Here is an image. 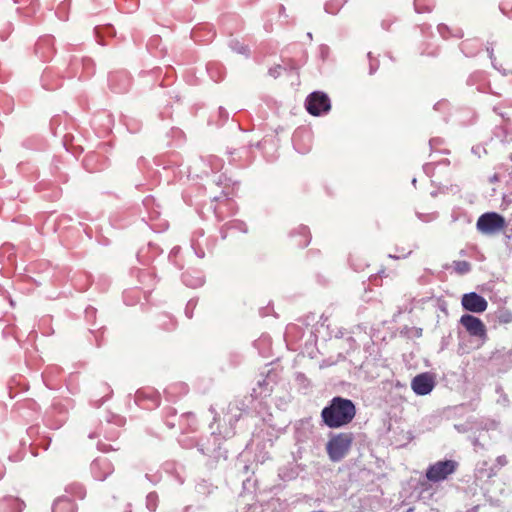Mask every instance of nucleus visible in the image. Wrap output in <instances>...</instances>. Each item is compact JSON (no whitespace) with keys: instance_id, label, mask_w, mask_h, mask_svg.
<instances>
[{"instance_id":"obj_1","label":"nucleus","mask_w":512,"mask_h":512,"mask_svg":"<svg viewBox=\"0 0 512 512\" xmlns=\"http://www.w3.org/2000/svg\"><path fill=\"white\" fill-rule=\"evenodd\" d=\"M240 185V181L221 173L208 178L205 183L189 184L182 197L186 204L196 208L202 218L212 215L217 222H223L239 212L235 198Z\"/></svg>"},{"instance_id":"obj_2","label":"nucleus","mask_w":512,"mask_h":512,"mask_svg":"<svg viewBox=\"0 0 512 512\" xmlns=\"http://www.w3.org/2000/svg\"><path fill=\"white\" fill-rule=\"evenodd\" d=\"M125 424V417L109 412L105 419L99 422L95 430L89 433L88 437L99 439L97 449L103 453L117 451L119 447L112 443H116Z\"/></svg>"},{"instance_id":"obj_3","label":"nucleus","mask_w":512,"mask_h":512,"mask_svg":"<svg viewBox=\"0 0 512 512\" xmlns=\"http://www.w3.org/2000/svg\"><path fill=\"white\" fill-rule=\"evenodd\" d=\"M356 416V406L350 400L334 397L330 404L322 409V421L330 428H341L350 424Z\"/></svg>"},{"instance_id":"obj_4","label":"nucleus","mask_w":512,"mask_h":512,"mask_svg":"<svg viewBox=\"0 0 512 512\" xmlns=\"http://www.w3.org/2000/svg\"><path fill=\"white\" fill-rule=\"evenodd\" d=\"M67 79L88 80L96 73V64L89 56L67 54L59 59L58 67Z\"/></svg>"},{"instance_id":"obj_5","label":"nucleus","mask_w":512,"mask_h":512,"mask_svg":"<svg viewBox=\"0 0 512 512\" xmlns=\"http://www.w3.org/2000/svg\"><path fill=\"white\" fill-rule=\"evenodd\" d=\"M210 411L214 413L210 428L215 435H218L225 440L232 438L236 433V424L243 415L239 405L236 402L229 403L227 408L222 410L221 413H216L212 407H210Z\"/></svg>"},{"instance_id":"obj_6","label":"nucleus","mask_w":512,"mask_h":512,"mask_svg":"<svg viewBox=\"0 0 512 512\" xmlns=\"http://www.w3.org/2000/svg\"><path fill=\"white\" fill-rule=\"evenodd\" d=\"M112 155V143L101 142L97 145L95 150L88 152L84 156L82 166L89 173L101 172L110 166V158Z\"/></svg>"},{"instance_id":"obj_7","label":"nucleus","mask_w":512,"mask_h":512,"mask_svg":"<svg viewBox=\"0 0 512 512\" xmlns=\"http://www.w3.org/2000/svg\"><path fill=\"white\" fill-rule=\"evenodd\" d=\"M226 440L212 431L209 436L198 443L199 451L207 457V465L213 467L220 461L228 459V451L223 447Z\"/></svg>"},{"instance_id":"obj_8","label":"nucleus","mask_w":512,"mask_h":512,"mask_svg":"<svg viewBox=\"0 0 512 512\" xmlns=\"http://www.w3.org/2000/svg\"><path fill=\"white\" fill-rule=\"evenodd\" d=\"M142 219L156 233L165 232L169 228L168 220L163 216L162 207L153 195H147L143 201Z\"/></svg>"},{"instance_id":"obj_9","label":"nucleus","mask_w":512,"mask_h":512,"mask_svg":"<svg viewBox=\"0 0 512 512\" xmlns=\"http://www.w3.org/2000/svg\"><path fill=\"white\" fill-rule=\"evenodd\" d=\"M175 80V75L164 72L161 67L141 71L138 75L139 85L143 90H153L156 87L167 88Z\"/></svg>"},{"instance_id":"obj_10","label":"nucleus","mask_w":512,"mask_h":512,"mask_svg":"<svg viewBox=\"0 0 512 512\" xmlns=\"http://www.w3.org/2000/svg\"><path fill=\"white\" fill-rule=\"evenodd\" d=\"M354 437L350 432H341L333 435L326 444L329 458L334 461L343 459L351 449Z\"/></svg>"},{"instance_id":"obj_11","label":"nucleus","mask_w":512,"mask_h":512,"mask_svg":"<svg viewBox=\"0 0 512 512\" xmlns=\"http://www.w3.org/2000/svg\"><path fill=\"white\" fill-rule=\"evenodd\" d=\"M217 245V237L214 235H206L205 231L201 228L196 229L192 233L191 247L199 258L214 254Z\"/></svg>"},{"instance_id":"obj_12","label":"nucleus","mask_w":512,"mask_h":512,"mask_svg":"<svg viewBox=\"0 0 512 512\" xmlns=\"http://www.w3.org/2000/svg\"><path fill=\"white\" fill-rule=\"evenodd\" d=\"M12 414L17 421L28 424L40 417L41 409L34 399L25 398L13 405Z\"/></svg>"},{"instance_id":"obj_13","label":"nucleus","mask_w":512,"mask_h":512,"mask_svg":"<svg viewBox=\"0 0 512 512\" xmlns=\"http://www.w3.org/2000/svg\"><path fill=\"white\" fill-rule=\"evenodd\" d=\"M256 149L268 163L276 162L280 157V138L276 133L265 135L257 144Z\"/></svg>"},{"instance_id":"obj_14","label":"nucleus","mask_w":512,"mask_h":512,"mask_svg":"<svg viewBox=\"0 0 512 512\" xmlns=\"http://www.w3.org/2000/svg\"><path fill=\"white\" fill-rule=\"evenodd\" d=\"M476 227L482 234L494 235L505 229L506 221L503 216L496 212H486L478 218Z\"/></svg>"},{"instance_id":"obj_15","label":"nucleus","mask_w":512,"mask_h":512,"mask_svg":"<svg viewBox=\"0 0 512 512\" xmlns=\"http://www.w3.org/2000/svg\"><path fill=\"white\" fill-rule=\"evenodd\" d=\"M458 467L454 460L437 461L426 470V478L434 483L446 480Z\"/></svg>"},{"instance_id":"obj_16","label":"nucleus","mask_w":512,"mask_h":512,"mask_svg":"<svg viewBox=\"0 0 512 512\" xmlns=\"http://www.w3.org/2000/svg\"><path fill=\"white\" fill-rule=\"evenodd\" d=\"M228 161L230 164L244 168L253 161L251 145L239 144L227 148Z\"/></svg>"},{"instance_id":"obj_17","label":"nucleus","mask_w":512,"mask_h":512,"mask_svg":"<svg viewBox=\"0 0 512 512\" xmlns=\"http://www.w3.org/2000/svg\"><path fill=\"white\" fill-rule=\"evenodd\" d=\"M133 83L131 74L123 69L111 71L108 75V87L115 94L127 93Z\"/></svg>"},{"instance_id":"obj_18","label":"nucleus","mask_w":512,"mask_h":512,"mask_svg":"<svg viewBox=\"0 0 512 512\" xmlns=\"http://www.w3.org/2000/svg\"><path fill=\"white\" fill-rule=\"evenodd\" d=\"M459 323L465 328L466 332L482 342L488 339L487 328L484 322L471 314H464L461 316Z\"/></svg>"},{"instance_id":"obj_19","label":"nucleus","mask_w":512,"mask_h":512,"mask_svg":"<svg viewBox=\"0 0 512 512\" xmlns=\"http://www.w3.org/2000/svg\"><path fill=\"white\" fill-rule=\"evenodd\" d=\"M58 67L59 59L55 64L49 65L44 69L41 75V83L44 89L50 91L56 90L62 86L63 80L67 79Z\"/></svg>"},{"instance_id":"obj_20","label":"nucleus","mask_w":512,"mask_h":512,"mask_svg":"<svg viewBox=\"0 0 512 512\" xmlns=\"http://www.w3.org/2000/svg\"><path fill=\"white\" fill-rule=\"evenodd\" d=\"M273 387L274 385L270 383L266 376H264L262 380H259L257 382V387L252 389L250 395L252 401L256 402L257 405L260 407V409L256 411L257 414L263 415L268 411V405L267 403L263 402V399L271 395Z\"/></svg>"},{"instance_id":"obj_21","label":"nucleus","mask_w":512,"mask_h":512,"mask_svg":"<svg viewBox=\"0 0 512 512\" xmlns=\"http://www.w3.org/2000/svg\"><path fill=\"white\" fill-rule=\"evenodd\" d=\"M135 403L138 407L146 410H153L161 403L160 393L150 387H143L135 393Z\"/></svg>"},{"instance_id":"obj_22","label":"nucleus","mask_w":512,"mask_h":512,"mask_svg":"<svg viewBox=\"0 0 512 512\" xmlns=\"http://www.w3.org/2000/svg\"><path fill=\"white\" fill-rule=\"evenodd\" d=\"M49 128L54 136H61L62 138L63 134L66 132L77 131V125L74 119L66 113L54 115L50 119Z\"/></svg>"},{"instance_id":"obj_23","label":"nucleus","mask_w":512,"mask_h":512,"mask_svg":"<svg viewBox=\"0 0 512 512\" xmlns=\"http://www.w3.org/2000/svg\"><path fill=\"white\" fill-rule=\"evenodd\" d=\"M35 55L42 61H50L56 54L55 37L50 34L40 36L34 45Z\"/></svg>"},{"instance_id":"obj_24","label":"nucleus","mask_w":512,"mask_h":512,"mask_svg":"<svg viewBox=\"0 0 512 512\" xmlns=\"http://www.w3.org/2000/svg\"><path fill=\"white\" fill-rule=\"evenodd\" d=\"M131 273L136 277L139 287L145 293L151 294L158 283L155 271L152 268H134Z\"/></svg>"},{"instance_id":"obj_25","label":"nucleus","mask_w":512,"mask_h":512,"mask_svg":"<svg viewBox=\"0 0 512 512\" xmlns=\"http://www.w3.org/2000/svg\"><path fill=\"white\" fill-rule=\"evenodd\" d=\"M113 472L114 466L107 457H96L90 464L91 476L96 481L106 480Z\"/></svg>"},{"instance_id":"obj_26","label":"nucleus","mask_w":512,"mask_h":512,"mask_svg":"<svg viewBox=\"0 0 512 512\" xmlns=\"http://www.w3.org/2000/svg\"><path fill=\"white\" fill-rule=\"evenodd\" d=\"M294 148L301 154L310 151L313 143L312 131L307 127L297 128L292 135Z\"/></svg>"},{"instance_id":"obj_27","label":"nucleus","mask_w":512,"mask_h":512,"mask_svg":"<svg viewBox=\"0 0 512 512\" xmlns=\"http://www.w3.org/2000/svg\"><path fill=\"white\" fill-rule=\"evenodd\" d=\"M246 233H248V225L240 219L228 220L219 227V235L222 240Z\"/></svg>"},{"instance_id":"obj_28","label":"nucleus","mask_w":512,"mask_h":512,"mask_svg":"<svg viewBox=\"0 0 512 512\" xmlns=\"http://www.w3.org/2000/svg\"><path fill=\"white\" fill-rule=\"evenodd\" d=\"M34 189L36 192L42 194L43 199L50 202L58 201L63 195V190L60 185L58 183L55 184L50 180L39 181L35 185Z\"/></svg>"},{"instance_id":"obj_29","label":"nucleus","mask_w":512,"mask_h":512,"mask_svg":"<svg viewBox=\"0 0 512 512\" xmlns=\"http://www.w3.org/2000/svg\"><path fill=\"white\" fill-rule=\"evenodd\" d=\"M181 280L184 285L190 288H199L205 283V275L203 271L192 265L187 266L181 273Z\"/></svg>"},{"instance_id":"obj_30","label":"nucleus","mask_w":512,"mask_h":512,"mask_svg":"<svg viewBox=\"0 0 512 512\" xmlns=\"http://www.w3.org/2000/svg\"><path fill=\"white\" fill-rule=\"evenodd\" d=\"M17 5L16 11L20 17L26 22H30L36 19L38 12L40 11L39 0H13Z\"/></svg>"},{"instance_id":"obj_31","label":"nucleus","mask_w":512,"mask_h":512,"mask_svg":"<svg viewBox=\"0 0 512 512\" xmlns=\"http://www.w3.org/2000/svg\"><path fill=\"white\" fill-rule=\"evenodd\" d=\"M461 304L465 310L473 313H483L488 307L486 299L475 292L464 294Z\"/></svg>"},{"instance_id":"obj_32","label":"nucleus","mask_w":512,"mask_h":512,"mask_svg":"<svg viewBox=\"0 0 512 512\" xmlns=\"http://www.w3.org/2000/svg\"><path fill=\"white\" fill-rule=\"evenodd\" d=\"M434 386V377L428 372L416 375L411 381V388L417 395L429 394Z\"/></svg>"},{"instance_id":"obj_33","label":"nucleus","mask_w":512,"mask_h":512,"mask_svg":"<svg viewBox=\"0 0 512 512\" xmlns=\"http://www.w3.org/2000/svg\"><path fill=\"white\" fill-rule=\"evenodd\" d=\"M289 243L293 248H304L311 241V233L307 226L300 225L289 233Z\"/></svg>"},{"instance_id":"obj_34","label":"nucleus","mask_w":512,"mask_h":512,"mask_svg":"<svg viewBox=\"0 0 512 512\" xmlns=\"http://www.w3.org/2000/svg\"><path fill=\"white\" fill-rule=\"evenodd\" d=\"M182 95L176 88H161L156 95V100L160 105L165 107H173L174 104L182 102Z\"/></svg>"},{"instance_id":"obj_35","label":"nucleus","mask_w":512,"mask_h":512,"mask_svg":"<svg viewBox=\"0 0 512 512\" xmlns=\"http://www.w3.org/2000/svg\"><path fill=\"white\" fill-rule=\"evenodd\" d=\"M113 395V390L111 386L106 382H98L92 388L91 391V401L95 404V406H101L105 401L110 399Z\"/></svg>"},{"instance_id":"obj_36","label":"nucleus","mask_w":512,"mask_h":512,"mask_svg":"<svg viewBox=\"0 0 512 512\" xmlns=\"http://www.w3.org/2000/svg\"><path fill=\"white\" fill-rule=\"evenodd\" d=\"M25 503L22 499L12 495L0 497V512H22Z\"/></svg>"},{"instance_id":"obj_37","label":"nucleus","mask_w":512,"mask_h":512,"mask_svg":"<svg viewBox=\"0 0 512 512\" xmlns=\"http://www.w3.org/2000/svg\"><path fill=\"white\" fill-rule=\"evenodd\" d=\"M198 428L197 419L194 413L185 412L179 416L177 430L181 433L195 432Z\"/></svg>"},{"instance_id":"obj_38","label":"nucleus","mask_w":512,"mask_h":512,"mask_svg":"<svg viewBox=\"0 0 512 512\" xmlns=\"http://www.w3.org/2000/svg\"><path fill=\"white\" fill-rule=\"evenodd\" d=\"M150 294L145 293L139 286L128 288L123 292V301L127 306H134L144 298L148 299Z\"/></svg>"},{"instance_id":"obj_39","label":"nucleus","mask_w":512,"mask_h":512,"mask_svg":"<svg viewBox=\"0 0 512 512\" xmlns=\"http://www.w3.org/2000/svg\"><path fill=\"white\" fill-rule=\"evenodd\" d=\"M62 144L68 152H70L76 157L80 156L84 152V147L81 143V139H76L74 136V132L64 133Z\"/></svg>"},{"instance_id":"obj_40","label":"nucleus","mask_w":512,"mask_h":512,"mask_svg":"<svg viewBox=\"0 0 512 512\" xmlns=\"http://www.w3.org/2000/svg\"><path fill=\"white\" fill-rule=\"evenodd\" d=\"M266 15L270 21L276 20L280 25H288L293 22L287 13L283 4H277L266 12Z\"/></svg>"},{"instance_id":"obj_41","label":"nucleus","mask_w":512,"mask_h":512,"mask_svg":"<svg viewBox=\"0 0 512 512\" xmlns=\"http://www.w3.org/2000/svg\"><path fill=\"white\" fill-rule=\"evenodd\" d=\"M77 509L75 501L67 495L59 496L52 505V512H77Z\"/></svg>"},{"instance_id":"obj_42","label":"nucleus","mask_w":512,"mask_h":512,"mask_svg":"<svg viewBox=\"0 0 512 512\" xmlns=\"http://www.w3.org/2000/svg\"><path fill=\"white\" fill-rule=\"evenodd\" d=\"M170 262L179 270H184L187 266L191 264L179 246H175L172 248L169 254Z\"/></svg>"},{"instance_id":"obj_43","label":"nucleus","mask_w":512,"mask_h":512,"mask_svg":"<svg viewBox=\"0 0 512 512\" xmlns=\"http://www.w3.org/2000/svg\"><path fill=\"white\" fill-rule=\"evenodd\" d=\"M66 495L73 497L75 500H83L87 495L86 487L77 481L71 482L65 486Z\"/></svg>"},{"instance_id":"obj_44","label":"nucleus","mask_w":512,"mask_h":512,"mask_svg":"<svg viewBox=\"0 0 512 512\" xmlns=\"http://www.w3.org/2000/svg\"><path fill=\"white\" fill-rule=\"evenodd\" d=\"M307 112L313 116H320V90L310 93L305 100Z\"/></svg>"},{"instance_id":"obj_45","label":"nucleus","mask_w":512,"mask_h":512,"mask_svg":"<svg viewBox=\"0 0 512 512\" xmlns=\"http://www.w3.org/2000/svg\"><path fill=\"white\" fill-rule=\"evenodd\" d=\"M299 64L297 63H294L292 65H275L273 67H271L269 70H268V73L271 77L273 78H278L279 76H281L282 74H286L288 76H292V75H298V69H299Z\"/></svg>"},{"instance_id":"obj_46","label":"nucleus","mask_w":512,"mask_h":512,"mask_svg":"<svg viewBox=\"0 0 512 512\" xmlns=\"http://www.w3.org/2000/svg\"><path fill=\"white\" fill-rule=\"evenodd\" d=\"M165 394L171 399H177L189 392V386L184 382H176L168 385L165 390Z\"/></svg>"},{"instance_id":"obj_47","label":"nucleus","mask_w":512,"mask_h":512,"mask_svg":"<svg viewBox=\"0 0 512 512\" xmlns=\"http://www.w3.org/2000/svg\"><path fill=\"white\" fill-rule=\"evenodd\" d=\"M229 119V113L228 111L222 107L219 106L215 111H213L209 118H208V125L215 126V127H221L223 126Z\"/></svg>"},{"instance_id":"obj_48","label":"nucleus","mask_w":512,"mask_h":512,"mask_svg":"<svg viewBox=\"0 0 512 512\" xmlns=\"http://www.w3.org/2000/svg\"><path fill=\"white\" fill-rule=\"evenodd\" d=\"M160 253V249L157 245L148 244L147 248H141L137 253V258L140 263L148 265L156 255Z\"/></svg>"},{"instance_id":"obj_49","label":"nucleus","mask_w":512,"mask_h":512,"mask_svg":"<svg viewBox=\"0 0 512 512\" xmlns=\"http://www.w3.org/2000/svg\"><path fill=\"white\" fill-rule=\"evenodd\" d=\"M162 419L169 429L177 428L179 416L177 415V410L174 407H164L162 410Z\"/></svg>"},{"instance_id":"obj_50","label":"nucleus","mask_w":512,"mask_h":512,"mask_svg":"<svg viewBox=\"0 0 512 512\" xmlns=\"http://www.w3.org/2000/svg\"><path fill=\"white\" fill-rule=\"evenodd\" d=\"M157 327L163 331H172L177 327V321L167 313H161L156 319Z\"/></svg>"},{"instance_id":"obj_51","label":"nucleus","mask_w":512,"mask_h":512,"mask_svg":"<svg viewBox=\"0 0 512 512\" xmlns=\"http://www.w3.org/2000/svg\"><path fill=\"white\" fill-rule=\"evenodd\" d=\"M51 444V438L47 435L42 434L40 437L35 440V442H30L28 444V448L33 456L38 455V449L47 450Z\"/></svg>"},{"instance_id":"obj_52","label":"nucleus","mask_w":512,"mask_h":512,"mask_svg":"<svg viewBox=\"0 0 512 512\" xmlns=\"http://www.w3.org/2000/svg\"><path fill=\"white\" fill-rule=\"evenodd\" d=\"M206 69L210 78L215 82L221 81L225 76V68L218 62H209Z\"/></svg>"},{"instance_id":"obj_53","label":"nucleus","mask_w":512,"mask_h":512,"mask_svg":"<svg viewBox=\"0 0 512 512\" xmlns=\"http://www.w3.org/2000/svg\"><path fill=\"white\" fill-rule=\"evenodd\" d=\"M279 360L277 359L276 361H273L270 363V365L272 366L265 374V376L267 377V379L270 381V383H272L273 385H276L280 379H281V374L283 372V367L280 366V364L278 363Z\"/></svg>"},{"instance_id":"obj_54","label":"nucleus","mask_w":512,"mask_h":512,"mask_svg":"<svg viewBox=\"0 0 512 512\" xmlns=\"http://www.w3.org/2000/svg\"><path fill=\"white\" fill-rule=\"evenodd\" d=\"M229 47L232 51L248 56L250 54L249 45L243 40L238 38H233L229 41Z\"/></svg>"},{"instance_id":"obj_55","label":"nucleus","mask_w":512,"mask_h":512,"mask_svg":"<svg viewBox=\"0 0 512 512\" xmlns=\"http://www.w3.org/2000/svg\"><path fill=\"white\" fill-rule=\"evenodd\" d=\"M161 38L157 35L151 37L148 42L149 51L156 57H164L167 54V49L165 47L159 49L158 47L161 44Z\"/></svg>"},{"instance_id":"obj_56","label":"nucleus","mask_w":512,"mask_h":512,"mask_svg":"<svg viewBox=\"0 0 512 512\" xmlns=\"http://www.w3.org/2000/svg\"><path fill=\"white\" fill-rule=\"evenodd\" d=\"M303 336V329L296 324H290L287 326L286 332H285V339L288 344H291L293 340L297 339L298 337L301 338Z\"/></svg>"},{"instance_id":"obj_57","label":"nucleus","mask_w":512,"mask_h":512,"mask_svg":"<svg viewBox=\"0 0 512 512\" xmlns=\"http://www.w3.org/2000/svg\"><path fill=\"white\" fill-rule=\"evenodd\" d=\"M59 160H53L51 164V173L54 176L55 181L58 184H65L69 181V176L67 173L60 171L58 166Z\"/></svg>"},{"instance_id":"obj_58","label":"nucleus","mask_w":512,"mask_h":512,"mask_svg":"<svg viewBox=\"0 0 512 512\" xmlns=\"http://www.w3.org/2000/svg\"><path fill=\"white\" fill-rule=\"evenodd\" d=\"M89 341L94 342L96 346H101L104 340V329L103 327H95L89 329Z\"/></svg>"},{"instance_id":"obj_59","label":"nucleus","mask_w":512,"mask_h":512,"mask_svg":"<svg viewBox=\"0 0 512 512\" xmlns=\"http://www.w3.org/2000/svg\"><path fill=\"white\" fill-rule=\"evenodd\" d=\"M145 506L150 512H155L159 506V495L156 491L149 492L145 499Z\"/></svg>"},{"instance_id":"obj_60","label":"nucleus","mask_w":512,"mask_h":512,"mask_svg":"<svg viewBox=\"0 0 512 512\" xmlns=\"http://www.w3.org/2000/svg\"><path fill=\"white\" fill-rule=\"evenodd\" d=\"M20 449L16 452V453H13V454H10L9 455V459L11 461H14V462H18V461H21L24 459L26 453H27V450L29 449L28 446L26 445V443L24 441H22L20 443Z\"/></svg>"},{"instance_id":"obj_61","label":"nucleus","mask_w":512,"mask_h":512,"mask_svg":"<svg viewBox=\"0 0 512 512\" xmlns=\"http://www.w3.org/2000/svg\"><path fill=\"white\" fill-rule=\"evenodd\" d=\"M207 161L212 168V170L218 172L220 171L224 166V161L220 157L216 155H209L207 156Z\"/></svg>"},{"instance_id":"obj_62","label":"nucleus","mask_w":512,"mask_h":512,"mask_svg":"<svg viewBox=\"0 0 512 512\" xmlns=\"http://www.w3.org/2000/svg\"><path fill=\"white\" fill-rule=\"evenodd\" d=\"M305 350L310 357H315L317 349V336L313 335V340L311 342H305Z\"/></svg>"},{"instance_id":"obj_63","label":"nucleus","mask_w":512,"mask_h":512,"mask_svg":"<svg viewBox=\"0 0 512 512\" xmlns=\"http://www.w3.org/2000/svg\"><path fill=\"white\" fill-rule=\"evenodd\" d=\"M27 435H28L29 439L31 440L30 442H35V440H37V438L42 435V433L40 432L39 425L29 426L27 428Z\"/></svg>"},{"instance_id":"obj_64","label":"nucleus","mask_w":512,"mask_h":512,"mask_svg":"<svg viewBox=\"0 0 512 512\" xmlns=\"http://www.w3.org/2000/svg\"><path fill=\"white\" fill-rule=\"evenodd\" d=\"M198 304V299L196 298H192L190 299L186 306H185V315L187 316V318L191 319L194 315V310L196 308Z\"/></svg>"}]
</instances>
